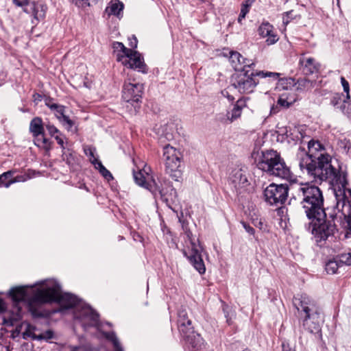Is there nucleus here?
I'll use <instances>...</instances> for the list:
<instances>
[{
  "instance_id": "40",
  "label": "nucleus",
  "mask_w": 351,
  "mask_h": 351,
  "mask_svg": "<svg viewBox=\"0 0 351 351\" xmlns=\"http://www.w3.org/2000/svg\"><path fill=\"white\" fill-rule=\"evenodd\" d=\"M96 169H99L100 173L108 180H110L113 179V177L111 173L106 169V167L102 165L101 162H97V165L95 167Z\"/></svg>"
},
{
  "instance_id": "35",
  "label": "nucleus",
  "mask_w": 351,
  "mask_h": 351,
  "mask_svg": "<svg viewBox=\"0 0 351 351\" xmlns=\"http://www.w3.org/2000/svg\"><path fill=\"white\" fill-rule=\"evenodd\" d=\"M340 266H341V265L337 258L330 260L326 265V271L328 274H334L337 272Z\"/></svg>"
},
{
  "instance_id": "41",
  "label": "nucleus",
  "mask_w": 351,
  "mask_h": 351,
  "mask_svg": "<svg viewBox=\"0 0 351 351\" xmlns=\"http://www.w3.org/2000/svg\"><path fill=\"white\" fill-rule=\"evenodd\" d=\"M71 85L75 88L81 87L82 85L87 86L86 83L84 82L83 75L82 74L76 75L75 77H73Z\"/></svg>"
},
{
  "instance_id": "60",
  "label": "nucleus",
  "mask_w": 351,
  "mask_h": 351,
  "mask_svg": "<svg viewBox=\"0 0 351 351\" xmlns=\"http://www.w3.org/2000/svg\"><path fill=\"white\" fill-rule=\"evenodd\" d=\"M76 5H77L78 7H82V8H84V3H82V2H80L81 1L80 0H72Z\"/></svg>"
},
{
  "instance_id": "38",
  "label": "nucleus",
  "mask_w": 351,
  "mask_h": 351,
  "mask_svg": "<svg viewBox=\"0 0 351 351\" xmlns=\"http://www.w3.org/2000/svg\"><path fill=\"white\" fill-rule=\"evenodd\" d=\"M85 154L89 158L90 162L96 167L97 162L101 161L98 160L95 156V149L91 146H86L84 148Z\"/></svg>"
},
{
  "instance_id": "61",
  "label": "nucleus",
  "mask_w": 351,
  "mask_h": 351,
  "mask_svg": "<svg viewBox=\"0 0 351 351\" xmlns=\"http://www.w3.org/2000/svg\"><path fill=\"white\" fill-rule=\"evenodd\" d=\"M69 156L72 158L74 160H76L77 162H78V160H80V158L75 153H70Z\"/></svg>"
},
{
  "instance_id": "14",
  "label": "nucleus",
  "mask_w": 351,
  "mask_h": 351,
  "mask_svg": "<svg viewBox=\"0 0 351 351\" xmlns=\"http://www.w3.org/2000/svg\"><path fill=\"white\" fill-rule=\"evenodd\" d=\"M117 61L121 62L124 66L132 69H138L142 73H146V65L140 53L131 50V53L125 56L117 55Z\"/></svg>"
},
{
  "instance_id": "24",
  "label": "nucleus",
  "mask_w": 351,
  "mask_h": 351,
  "mask_svg": "<svg viewBox=\"0 0 351 351\" xmlns=\"http://www.w3.org/2000/svg\"><path fill=\"white\" fill-rule=\"evenodd\" d=\"M123 9V4L118 0L111 1L106 8V12L108 15L119 16Z\"/></svg>"
},
{
  "instance_id": "43",
  "label": "nucleus",
  "mask_w": 351,
  "mask_h": 351,
  "mask_svg": "<svg viewBox=\"0 0 351 351\" xmlns=\"http://www.w3.org/2000/svg\"><path fill=\"white\" fill-rule=\"evenodd\" d=\"M337 109H339L343 114H348L351 111V104L343 99L341 104H340L339 106L337 107Z\"/></svg>"
},
{
  "instance_id": "16",
  "label": "nucleus",
  "mask_w": 351,
  "mask_h": 351,
  "mask_svg": "<svg viewBox=\"0 0 351 351\" xmlns=\"http://www.w3.org/2000/svg\"><path fill=\"white\" fill-rule=\"evenodd\" d=\"M343 220L341 221L342 228L344 230L343 238H349L351 235V202L345 194L342 203V212Z\"/></svg>"
},
{
  "instance_id": "45",
  "label": "nucleus",
  "mask_w": 351,
  "mask_h": 351,
  "mask_svg": "<svg viewBox=\"0 0 351 351\" xmlns=\"http://www.w3.org/2000/svg\"><path fill=\"white\" fill-rule=\"evenodd\" d=\"M14 171H8L2 173L0 176V185L3 184L5 186V183L8 182L10 179H12L11 177L14 174Z\"/></svg>"
},
{
  "instance_id": "31",
  "label": "nucleus",
  "mask_w": 351,
  "mask_h": 351,
  "mask_svg": "<svg viewBox=\"0 0 351 351\" xmlns=\"http://www.w3.org/2000/svg\"><path fill=\"white\" fill-rule=\"evenodd\" d=\"M67 132L71 134L74 141L78 139V123L67 117Z\"/></svg>"
},
{
  "instance_id": "18",
  "label": "nucleus",
  "mask_w": 351,
  "mask_h": 351,
  "mask_svg": "<svg viewBox=\"0 0 351 351\" xmlns=\"http://www.w3.org/2000/svg\"><path fill=\"white\" fill-rule=\"evenodd\" d=\"M258 32L262 38H267L265 42L268 45L276 43L279 39L273 25L268 22L263 23L259 26Z\"/></svg>"
},
{
  "instance_id": "48",
  "label": "nucleus",
  "mask_w": 351,
  "mask_h": 351,
  "mask_svg": "<svg viewBox=\"0 0 351 351\" xmlns=\"http://www.w3.org/2000/svg\"><path fill=\"white\" fill-rule=\"evenodd\" d=\"M53 337V332L51 330H47L44 332L38 334L36 340H48Z\"/></svg>"
},
{
  "instance_id": "19",
  "label": "nucleus",
  "mask_w": 351,
  "mask_h": 351,
  "mask_svg": "<svg viewBox=\"0 0 351 351\" xmlns=\"http://www.w3.org/2000/svg\"><path fill=\"white\" fill-rule=\"evenodd\" d=\"M46 10L47 8L45 5L34 1L30 2L27 6L23 8L25 12L32 14L34 18L37 21L43 19L45 17Z\"/></svg>"
},
{
  "instance_id": "5",
  "label": "nucleus",
  "mask_w": 351,
  "mask_h": 351,
  "mask_svg": "<svg viewBox=\"0 0 351 351\" xmlns=\"http://www.w3.org/2000/svg\"><path fill=\"white\" fill-rule=\"evenodd\" d=\"M67 315L71 314L75 322H78L86 330L88 327H100L99 315L76 295L67 292Z\"/></svg>"
},
{
  "instance_id": "59",
  "label": "nucleus",
  "mask_w": 351,
  "mask_h": 351,
  "mask_svg": "<svg viewBox=\"0 0 351 351\" xmlns=\"http://www.w3.org/2000/svg\"><path fill=\"white\" fill-rule=\"evenodd\" d=\"M6 306L4 301L0 298V313H3L5 311Z\"/></svg>"
},
{
  "instance_id": "26",
  "label": "nucleus",
  "mask_w": 351,
  "mask_h": 351,
  "mask_svg": "<svg viewBox=\"0 0 351 351\" xmlns=\"http://www.w3.org/2000/svg\"><path fill=\"white\" fill-rule=\"evenodd\" d=\"M46 105L53 111L56 117L63 121H66V116L64 114V107L63 106L58 105L53 103L51 101H46Z\"/></svg>"
},
{
  "instance_id": "63",
  "label": "nucleus",
  "mask_w": 351,
  "mask_h": 351,
  "mask_svg": "<svg viewBox=\"0 0 351 351\" xmlns=\"http://www.w3.org/2000/svg\"><path fill=\"white\" fill-rule=\"evenodd\" d=\"M40 95H37V97L35 99L36 100L38 99V100H40Z\"/></svg>"
},
{
  "instance_id": "1",
  "label": "nucleus",
  "mask_w": 351,
  "mask_h": 351,
  "mask_svg": "<svg viewBox=\"0 0 351 351\" xmlns=\"http://www.w3.org/2000/svg\"><path fill=\"white\" fill-rule=\"evenodd\" d=\"M308 148L310 152L324 149L319 141L314 140L308 142ZM297 158L302 172L306 173L314 182L329 180L331 182L339 184L346 189L347 184L346 176L340 175L339 171L332 165L330 155L321 153L314 156L313 153L308 154L304 149H300Z\"/></svg>"
},
{
  "instance_id": "13",
  "label": "nucleus",
  "mask_w": 351,
  "mask_h": 351,
  "mask_svg": "<svg viewBox=\"0 0 351 351\" xmlns=\"http://www.w3.org/2000/svg\"><path fill=\"white\" fill-rule=\"evenodd\" d=\"M134 81L133 80L132 82L130 78L125 80L123 88L122 97L125 102L134 106V110L136 111L137 104L142 96L143 85Z\"/></svg>"
},
{
  "instance_id": "29",
  "label": "nucleus",
  "mask_w": 351,
  "mask_h": 351,
  "mask_svg": "<svg viewBox=\"0 0 351 351\" xmlns=\"http://www.w3.org/2000/svg\"><path fill=\"white\" fill-rule=\"evenodd\" d=\"M29 130L33 135L42 134L44 132L42 119L39 117L34 118L30 122Z\"/></svg>"
},
{
  "instance_id": "11",
  "label": "nucleus",
  "mask_w": 351,
  "mask_h": 351,
  "mask_svg": "<svg viewBox=\"0 0 351 351\" xmlns=\"http://www.w3.org/2000/svg\"><path fill=\"white\" fill-rule=\"evenodd\" d=\"M186 240L185 241L187 250L183 251L184 255L189 260L194 268L199 273L204 274L206 267L202 258L198 241L193 238L190 231L186 232Z\"/></svg>"
},
{
  "instance_id": "52",
  "label": "nucleus",
  "mask_w": 351,
  "mask_h": 351,
  "mask_svg": "<svg viewBox=\"0 0 351 351\" xmlns=\"http://www.w3.org/2000/svg\"><path fill=\"white\" fill-rule=\"evenodd\" d=\"M13 3L19 6L23 7V8L30 3L29 0H12Z\"/></svg>"
},
{
  "instance_id": "49",
  "label": "nucleus",
  "mask_w": 351,
  "mask_h": 351,
  "mask_svg": "<svg viewBox=\"0 0 351 351\" xmlns=\"http://www.w3.org/2000/svg\"><path fill=\"white\" fill-rule=\"evenodd\" d=\"M341 83L343 88V91L346 93V98H350V86L348 82L344 77H341Z\"/></svg>"
},
{
  "instance_id": "36",
  "label": "nucleus",
  "mask_w": 351,
  "mask_h": 351,
  "mask_svg": "<svg viewBox=\"0 0 351 351\" xmlns=\"http://www.w3.org/2000/svg\"><path fill=\"white\" fill-rule=\"evenodd\" d=\"M178 328H180L183 330V328H184V324L187 323V324H191V321L188 318L187 313L185 310H180L178 313Z\"/></svg>"
},
{
  "instance_id": "44",
  "label": "nucleus",
  "mask_w": 351,
  "mask_h": 351,
  "mask_svg": "<svg viewBox=\"0 0 351 351\" xmlns=\"http://www.w3.org/2000/svg\"><path fill=\"white\" fill-rule=\"evenodd\" d=\"M184 328H183V330H182L180 328H179V330L180 333L182 335L183 337L185 339L187 338V336H191L195 332L193 330V327L191 326V324H187V323L184 324Z\"/></svg>"
},
{
  "instance_id": "39",
  "label": "nucleus",
  "mask_w": 351,
  "mask_h": 351,
  "mask_svg": "<svg viewBox=\"0 0 351 351\" xmlns=\"http://www.w3.org/2000/svg\"><path fill=\"white\" fill-rule=\"evenodd\" d=\"M30 177L26 174L19 175L10 179L8 182L5 183V187L8 188L10 186L16 182H23L27 180Z\"/></svg>"
},
{
  "instance_id": "50",
  "label": "nucleus",
  "mask_w": 351,
  "mask_h": 351,
  "mask_svg": "<svg viewBox=\"0 0 351 351\" xmlns=\"http://www.w3.org/2000/svg\"><path fill=\"white\" fill-rule=\"evenodd\" d=\"M343 99L341 97V96L337 94L332 97L330 100V104L337 109V107L339 106L340 104H341Z\"/></svg>"
},
{
  "instance_id": "55",
  "label": "nucleus",
  "mask_w": 351,
  "mask_h": 351,
  "mask_svg": "<svg viewBox=\"0 0 351 351\" xmlns=\"http://www.w3.org/2000/svg\"><path fill=\"white\" fill-rule=\"evenodd\" d=\"M82 3H84V7L90 6L93 3H96L98 0H80Z\"/></svg>"
},
{
  "instance_id": "37",
  "label": "nucleus",
  "mask_w": 351,
  "mask_h": 351,
  "mask_svg": "<svg viewBox=\"0 0 351 351\" xmlns=\"http://www.w3.org/2000/svg\"><path fill=\"white\" fill-rule=\"evenodd\" d=\"M46 128L48 130L50 135L53 136L57 141L58 143L63 147L64 141L63 139L60 137L59 130L53 125L47 124Z\"/></svg>"
},
{
  "instance_id": "8",
  "label": "nucleus",
  "mask_w": 351,
  "mask_h": 351,
  "mask_svg": "<svg viewBox=\"0 0 351 351\" xmlns=\"http://www.w3.org/2000/svg\"><path fill=\"white\" fill-rule=\"evenodd\" d=\"M133 177L136 184L149 190L155 197L159 196L163 202L169 204V199L166 197V194L168 189L171 190L172 189L168 182L165 181L163 184L160 183L159 185L145 169L134 171Z\"/></svg>"
},
{
  "instance_id": "12",
  "label": "nucleus",
  "mask_w": 351,
  "mask_h": 351,
  "mask_svg": "<svg viewBox=\"0 0 351 351\" xmlns=\"http://www.w3.org/2000/svg\"><path fill=\"white\" fill-rule=\"evenodd\" d=\"M289 189L285 184H269L264 191L265 200L270 205L278 206L287 200Z\"/></svg>"
},
{
  "instance_id": "21",
  "label": "nucleus",
  "mask_w": 351,
  "mask_h": 351,
  "mask_svg": "<svg viewBox=\"0 0 351 351\" xmlns=\"http://www.w3.org/2000/svg\"><path fill=\"white\" fill-rule=\"evenodd\" d=\"M186 345L192 351H198L204 347V341L199 334L195 332L184 339Z\"/></svg>"
},
{
  "instance_id": "6",
  "label": "nucleus",
  "mask_w": 351,
  "mask_h": 351,
  "mask_svg": "<svg viewBox=\"0 0 351 351\" xmlns=\"http://www.w3.org/2000/svg\"><path fill=\"white\" fill-rule=\"evenodd\" d=\"M255 161L259 169L270 176L286 180L291 177L289 168L276 151H262L261 154H258Z\"/></svg>"
},
{
  "instance_id": "25",
  "label": "nucleus",
  "mask_w": 351,
  "mask_h": 351,
  "mask_svg": "<svg viewBox=\"0 0 351 351\" xmlns=\"http://www.w3.org/2000/svg\"><path fill=\"white\" fill-rule=\"evenodd\" d=\"M21 329H24L22 332V337L24 339L31 338L36 339L38 334L36 333V328L27 322L22 323Z\"/></svg>"
},
{
  "instance_id": "32",
  "label": "nucleus",
  "mask_w": 351,
  "mask_h": 351,
  "mask_svg": "<svg viewBox=\"0 0 351 351\" xmlns=\"http://www.w3.org/2000/svg\"><path fill=\"white\" fill-rule=\"evenodd\" d=\"M34 136V144L41 148L48 149L50 147L49 140L45 136L44 134L33 135Z\"/></svg>"
},
{
  "instance_id": "33",
  "label": "nucleus",
  "mask_w": 351,
  "mask_h": 351,
  "mask_svg": "<svg viewBox=\"0 0 351 351\" xmlns=\"http://www.w3.org/2000/svg\"><path fill=\"white\" fill-rule=\"evenodd\" d=\"M106 338L110 340L114 346L115 351H123V349L114 332H104Z\"/></svg>"
},
{
  "instance_id": "34",
  "label": "nucleus",
  "mask_w": 351,
  "mask_h": 351,
  "mask_svg": "<svg viewBox=\"0 0 351 351\" xmlns=\"http://www.w3.org/2000/svg\"><path fill=\"white\" fill-rule=\"evenodd\" d=\"M112 48L114 49V51L117 53V56L118 54L121 56H125L126 53L128 55L129 53H131L132 49H128L124 46V45L122 43L120 42H114L112 44Z\"/></svg>"
},
{
  "instance_id": "17",
  "label": "nucleus",
  "mask_w": 351,
  "mask_h": 351,
  "mask_svg": "<svg viewBox=\"0 0 351 351\" xmlns=\"http://www.w3.org/2000/svg\"><path fill=\"white\" fill-rule=\"evenodd\" d=\"M299 65L300 70L305 75L317 73L320 66L314 58L306 57L304 54L300 58Z\"/></svg>"
},
{
  "instance_id": "51",
  "label": "nucleus",
  "mask_w": 351,
  "mask_h": 351,
  "mask_svg": "<svg viewBox=\"0 0 351 351\" xmlns=\"http://www.w3.org/2000/svg\"><path fill=\"white\" fill-rule=\"evenodd\" d=\"M250 8L241 5V12L238 18V22L241 23V21L245 19L246 14L249 12Z\"/></svg>"
},
{
  "instance_id": "23",
  "label": "nucleus",
  "mask_w": 351,
  "mask_h": 351,
  "mask_svg": "<svg viewBox=\"0 0 351 351\" xmlns=\"http://www.w3.org/2000/svg\"><path fill=\"white\" fill-rule=\"evenodd\" d=\"M294 101V99L290 98L286 93L282 94L276 105H273L270 108V114H275L280 111V108H287Z\"/></svg>"
},
{
  "instance_id": "47",
  "label": "nucleus",
  "mask_w": 351,
  "mask_h": 351,
  "mask_svg": "<svg viewBox=\"0 0 351 351\" xmlns=\"http://www.w3.org/2000/svg\"><path fill=\"white\" fill-rule=\"evenodd\" d=\"M255 65L254 61L245 58V62L241 63V73L244 72V69L250 70L249 69L252 68Z\"/></svg>"
},
{
  "instance_id": "58",
  "label": "nucleus",
  "mask_w": 351,
  "mask_h": 351,
  "mask_svg": "<svg viewBox=\"0 0 351 351\" xmlns=\"http://www.w3.org/2000/svg\"><path fill=\"white\" fill-rule=\"evenodd\" d=\"M254 1L255 0H245L242 5L250 8Z\"/></svg>"
},
{
  "instance_id": "57",
  "label": "nucleus",
  "mask_w": 351,
  "mask_h": 351,
  "mask_svg": "<svg viewBox=\"0 0 351 351\" xmlns=\"http://www.w3.org/2000/svg\"><path fill=\"white\" fill-rule=\"evenodd\" d=\"M73 351H93V350L86 346H80V347L75 348Z\"/></svg>"
},
{
  "instance_id": "15",
  "label": "nucleus",
  "mask_w": 351,
  "mask_h": 351,
  "mask_svg": "<svg viewBox=\"0 0 351 351\" xmlns=\"http://www.w3.org/2000/svg\"><path fill=\"white\" fill-rule=\"evenodd\" d=\"M277 133L282 136V139L288 138L293 141H302L306 136L305 130L302 127H295L293 128L286 126H277Z\"/></svg>"
},
{
  "instance_id": "4",
  "label": "nucleus",
  "mask_w": 351,
  "mask_h": 351,
  "mask_svg": "<svg viewBox=\"0 0 351 351\" xmlns=\"http://www.w3.org/2000/svg\"><path fill=\"white\" fill-rule=\"evenodd\" d=\"M293 302L298 311L303 316L302 324L305 330L311 333H319L322 320L315 301L303 293L294 297Z\"/></svg>"
},
{
  "instance_id": "27",
  "label": "nucleus",
  "mask_w": 351,
  "mask_h": 351,
  "mask_svg": "<svg viewBox=\"0 0 351 351\" xmlns=\"http://www.w3.org/2000/svg\"><path fill=\"white\" fill-rule=\"evenodd\" d=\"M157 130L161 141H162V138L167 141H171L173 138L172 124H165L164 125H161L160 128Z\"/></svg>"
},
{
  "instance_id": "62",
  "label": "nucleus",
  "mask_w": 351,
  "mask_h": 351,
  "mask_svg": "<svg viewBox=\"0 0 351 351\" xmlns=\"http://www.w3.org/2000/svg\"><path fill=\"white\" fill-rule=\"evenodd\" d=\"M282 348L284 351H295L293 349L289 348L288 350L286 349V346L285 343H282Z\"/></svg>"
},
{
  "instance_id": "42",
  "label": "nucleus",
  "mask_w": 351,
  "mask_h": 351,
  "mask_svg": "<svg viewBox=\"0 0 351 351\" xmlns=\"http://www.w3.org/2000/svg\"><path fill=\"white\" fill-rule=\"evenodd\" d=\"M341 265H351V252L341 254L337 256Z\"/></svg>"
},
{
  "instance_id": "10",
  "label": "nucleus",
  "mask_w": 351,
  "mask_h": 351,
  "mask_svg": "<svg viewBox=\"0 0 351 351\" xmlns=\"http://www.w3.org/2000/svg\"><path fill=\"white\" fill-rule=\"evenodd\" d=\"M182 154L180 151L168 145L163 148V159L165 165V171L176 181L182 177L181 168Z\"/></svg>"
},
{
  "instance_id": "53",
  "label": "nucleus",
  "mask_w": 351,
  "mask_h": 351,
  "mask_svg": "<svg viewBox=\"0 0 351 351\" xmlns=\"http://www.w3.org/2000/svg\"><path fill=\"white\" fill-rule=\"evenodd\" d=\"M242 224H243L244 229L246 230V232H247L250 234H254L255 230L252 226H250V225H248L244 222H243Z\"/></svg>"
},
{
  "instance_id": "2",
  "label": "nucleus",
  "mask_w": 351,
  "mask_h": 351,
  "mask_svg": "<svg viewBox=\"0 0 351 351\" xmlns=\"http://www.w3.org/2000/svg\"><path fill=\"white\" fill-rule=\"evenodd\" d=\"M34 286H20L12 288L9 295L16 303L17 313L21 311L18 306L19 302L26 304L29 310L34 313V307L36 305L46 303L60 302L62 299L61 287L54 280H46Z\"/></svg>"
},
{
  "instance_id": "9",
  "label": "nucleus",
  "mask_w": 351,
  "mask_h": 351,
  "mask_svg": "<svg viewBox=\"0 0 351 351\" xmlns=\"http://www.w3.org/2000/svg\"><path fill=\"white\" fill-rule=\"evenodd\" d=\"M336 219L337 215L326 213V217L323 219L315 220L317 223L314 224L313 233L317 242L322 241H328L329 243L335 241L337 237L335 234H338L335 222Z\"/></svg>"
},
{
  "instance_id": "56",
  "label": "nucleus",
  "mask_w": 351,
  "mask_h": 351,
  "mask_svg": "<svg viewBox=\"0 0 351 351\" xmlns=\"http://www.w3.org/2000/svg\"><path fill=\"white\" fill-rule=\"evenodd\" d=\"M221 95L227 97L230 101H232L234 99V97L229 95V92L227 90H223L221 91Z\"/></svg>"
},
{
  "instance_id": "20",
  "label": "nucleus",
  "mask_w": 351,
  "mask_h": 351,
  "mask_svg": "<svg viewBox=\"0 0 351 351\" xmlns=\"http://www.w3.org/2000/svg\"><path fill=\"white\" fill-rule=\"evenodd\" d=\"M230 181L234 184L235 189L244 186L247 182L245 171L241 168L232 169L229 177Z\"/></svg>"
},
{
  "instance_id": "28",
  "label": "nucleus",
  "mask_w": 351,
  "mask_h": 351,
  "mask_svg": "<svg viewBox=\"0 0 351 351\" xmlns=\"http://www.w3.org/2000/svg\"><path fill=\"white\" fill-rule=\"evenodd\" d=\"M315 82L306 77L300 78L295 83L296 89L300 91H308L315 86Z\"/></svg>"
},
{
  "instance_id": "3",
  "label": "nucleus",
  "mask_w": 351,
  "mask_h": 351,
  "mask_svg": "<svg viewBox=\"0 0 351 351\" xmlns=\"http://www.w3.org/2000/svg\"><path fill=\"white\" fill-rule=\"evenodd\" d=\"M290 191L309 219L320 221L326 217L323 195L319 187L307 182L295 183L291 184Z\"/></svg>"
},
{
  "instance_id": "64",
  "label": "nucleus",
  "mask_w": 351,
  "mask_h": 351,
  "mask_svg": "<svg viewBox=\"0 0 351 351\" xmlns=\"http://www.w3.org/2000/svg\"><path fill=\"white\" fill-rule=\"evenodd\" d=\"M348 193H349V195H350V196H351V190L348 189Z\"/></svg>"
},
{
  "instance_id": "30",
  "label": "nucleus",
  "mask_w": 351,
  "mask_h": 351,
  "mask_svg": "<svg viewBox=\"0 0 351 351\" xmlns=\"http://www.w3.org/2000/svg\"><path fill=\"white\" fill-rule=\"evenodd\" d=\"M230 60L234 69L240 71L241 69V63L245 62V58L239 52L232 51L230 52Z\"/></svg>"
},
{
  "instance_id": "46",
  "label": "nucleus",
  "mask_w": 351,
  "mask_h": 351,
  "mask_svg": "<svg viewBox=\"0 0 351 351\" xmlns=\"http://www.w3.org/2000/svg\"><path fill=\"white\" fill-rule=\"evenodd\" d=\"M296 17V14H294L293 10H290L289 12H287L284 13L283 17H282V21L283 23L287 25L289 22L290 20L294 19Z\"/></svg>"
},
{
  "instance_id": "54",
  "label": "nucleus",
  "mask_w": 351,
  "mask_h": 351,
  "mask_svg": "<svg viewBox=\"0 0 351 351\" xmlns=\"http://www.w3.org/2000/svg\"><path fill=\"white\" fill-rule=\"evenodd\" d=\"M137 39L135 36H132V38H130V46L132 48H136L137 47Z\"/></svg>"
},
{
  "instance_id": "22",
  "label": "nucleus",
  "mask_w": 351,
  "mask_h": 351,
  "mask_svg": "<svg viewBox=\"0 0 351 351\" xmlns=\"http://www.w3.org/2000/svg\"><path fill=\"white\" fill-rule=\"evenodd\" d=\"M245 106L246 104L244 100H237L232 109L230 111L227 112L226 115V120L229 121L230 122H233L234 121L239 119L241 115L243 109Z\"/></svg>"
},
{
  "instance_id": "7",
  "label": "nucleus",
  "mask_w": 351,
  "mask_h": 351,
  "mask_svg": "<svg viewBox=\"0 0 351 351\" xmlns=\"http://www.w3.org/2000/svg\"><path fill=\"white\" fill-rule=\"evenodd\" d=\"M273 77L277 80L279 73L270 71H258L254 73L250 70L244 69V72L237 74L232 78V86L240 93L248 94L252 93L258 84L256 77Z\"/></svg>"
}]
</instances>
